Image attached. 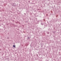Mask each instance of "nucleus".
I'll list each match as a JSON object with an SVG mask.
<instances>
[{
	"mask_svg": "<svg viewBox=\"0 0 61 61\" xmlns=\"http://www.w3.org/2000/svg\"><path fill=\"white\" fill-rule=\"evenodd\" d=\"M15 45H13V47H15Z\"/></svg>",
	"mask_w": 61,
	"mask_h": 61,
	"instance_id": "1",
	"label": "nucleus"
}]
</instances>
